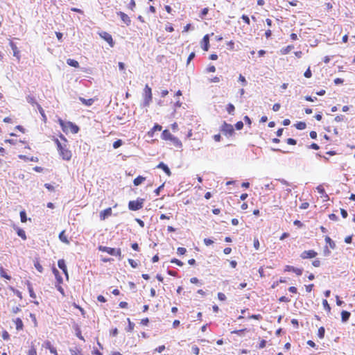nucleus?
Instances as JSON below:
<instances>
[{
	"mask_svg": "<svg viewBox=\"0 0 355 355\" xmlns=\"http://www.w3.org/2000/svg\"><path fill=\"white\" fill-rule=\"evenodd\" d=\"M191 351L195 355H198L200 353V349L197 345L192 346Z\"/></svg>",
	"mask_w": 355,
	"mask_h": 355,
	"instance_id": "47",
	"label": "nucleus"
},
{
	"mask_svg": "<svg viewBox=\"0 0 355 355\" xmlns=\"http://www.w3.org/2000/svg\"><path fill=\"white\" fill-rule=\"evenodd\" d=\"M318 255L317 252L313 250H305L302 252L300 254V257L302 259H312L315 258Z\"/></svg>",
	"mask_w": 355,
	"mask_h": 355,
	"instance_id": "8",
	"label": "nucleus"
},
{
	"mask_svg": "<svg viewBox=\"0 0 355 355\" xmlns=\"http://www.w3.org/2000/svg\"><path fill=\"white\" fill-rule=\"evenodd\" d=\"M187 252V250L185 248L183 247H179L177 249V253L179 255H184Z\"/></svg>",
	"mask_w": 355,
	"mask_h": 355,
	"instance_id": "43",
	"label": "nucleus"
},
{
	"mask_svg": "<svg viewBox=\"0 0 355 355\" xmlns=\"http://www.w3.org/2000/svg\"><path fill=\"white\" fill-rule=\"evenodd\" d=\"M123 144V141L121 139H117L116 141H115L113 144V148H118L119 147H120Z\"/></svg>",
	"mask_w": 355,
	"mask_h": 355,
	"instance_id": "45",
	"label": "nucleus"
},
{
	"mask_svg": "<svg viewBox=\"0 0 355 355\" xmlns=\"http://www.w3.org/2000/svg\"><path fill=\"white\" fill-rule=\"evenodd\" d=\"M146 180V178L139 175L133 180V184L135 186H139L142 182H144Z\"/></svg>",
	"mask_w": 355,
	"mask_h": 355,
	"instance_id": "25",
	"label": "nucleus"
},
{
	"mask_svg": "<svg viewBox=\"0 0 355 355\" xmlns=\"http://www.w3.org/2000/svg\"><path fill=\"white\" fill-rule=\"evenodd\" d=\"M171 263H175V264L178 265V266H182L184 264L182 261H181L180 260L176 259V258L171 259Z\"/></svg>",
	"mask_w": 355,
	"mask_h": 355,
	"instance_id": "41",
	"label": "nucleus"
},
{
	"mask_svg": "<svg viewBox=\"0 0 355 355\" xmlns=\"http://www.w3.org/2000/svg\"><path fill=\"white\" fill-rule=\"evenodd\" d=\"M157 168L162 169L168 176H171V172L169 168L164 162H160Z\"/></svg>",
	"mask_w": 355,
	"mask_h": 355,
	"instance_id": "17",
	"label": "nucleus"
},
{
	"mask_svg": "<svg viewBox=\"0 0 355 355\" xmlns=\"http://www.w3.org/2000/svg\"><path fill=\"white\" fill-rule=\"evenodd\" d=\"M149 322V319L148 318H143L141 319L140 323L142 324V325H144V326H146L148 325Z\"/></svg>",
	"mask_w": 355,
	"mask_h": 355,
	"instance_id": "61",
	"label": "nucleus"
},
{
	"mask_svg": "<svg viewBox=\"0 0 355 355\" xmlns=\"http://www.w3.org/2000/svg\"><path fill=\"white\" fill-rule=\"evenodd\" d=\"M253 245H254V248L256 249V250H258L259 248V239L257 238H255L254 239V242H253Z\"/></svg>",
	"mask_w": 355,
	"mask_h": 355,
	"instance_id": "57",
	"label": "nucleus"
},
{
	"mask_svg": "<svg viewBox=\"0 0 355 355\" xmlns=\"http://www.w3.org/2000/svg\"><path fill=\"white\" fill-rule=\"evenodd\" d=\"M112 208L108 207L100 212L99 216L101 220H104L106 218L112 215Z\"/></svg>",
	"mask_w": 355,
	"mask_h": 355,
	"instance_id": "13",
	"label": "nucleus"
},
{
	"mask_svg": "<svg viewBox=\"0 0 355 355\" xmlns=\"http://www.w3.org/2000/svg\"><path fill=\"white\" fill-rule=\"evenodd\" d=\"M235 127L237 130H241L243 128V123L240 121L235 124Z\"/></svg>",
	"mask_w": 355,
	"mask_h": 355,
	"instance_id": "58",
	"label": "nucleus"
},
{
	"mask_svg": "<svg viewBox=\"0 0 355 355\" xmlns=\"http://www.w3.org/2000/svg\"><path fill=\"white\" fill-rule=\"evenodd\" d=\"M67 63L69 65V66H71V67H73L75 68H78L79 67V63L78 61L73 60V59H67Z\"/></svg>",
	"mask_w": 355,
	"mask_h": 355,
	"instance_id": "29",
	"label": "nucleus"
},
{
	"mask_svg": "<svg viewBox=\"0 0 355 355\" xmlns=\"http://www.w3.org/2000/svg\"><path fill=\"white\" fill-rule=\"evenodd\" d=\"M10 46L13 51V55L17 58L18 60H20V51H19L17 45L12 42L10 41Z\"/></svg>",
	"mask_w": 355,
	"mask_h": 355,
	"instance_id": "15",
	"label": "nucleus"
},
{
	"mask_svg": "<svg viewBox=\"0 0 355 355\" xmlns=\"http://www.w3.org/2000/svg\"><path fill=\"white\" fill-rule=\"evenodd\" d=\"M2 338L3 340H8L10 339V334L6 330L2 331Z\"/></svg>",
	"mask_w": 355,
	"mask_h": 355,
	"instance_id": "48",
	"label": "nucleus"
},
{
	"mask_svg": "<svg viewBox=\"0 0 355 355\" xmlns=\"http://www.w3.org/2000/svg\"><path fill=\"white\" fill-rule=\"evenodd\" d=\"M325 329L323 327H320L318 331V336L322 339L324 337Z\"/></svg>",
	"mask_w": 355,
	"mask_h": 355,
	"instance_id": "37",
	"label": "nucleus"
},
{
	"mask_svg": "<svg viewBox=\"0 0 355 355\" xmlns=\"http://www.w3.org/2000/svg\"><path fill=\"white\" fill-rule=\"evenodd\" d=\"M100 37L106 41L111 47H113L114 45V42L113 40L112 36L107 32L102 31L98 33Z\"/></svg>",
	"mask_w": 355,
	"mask_h": 355,
	"instance_id": "7",
	"label": "nucleus"
},
{
	"mask_svg": "<svg viewBox=\"0 0 355 355\" xmlns=\"http://www.w3.org/2000/svg\"><path fill=\"white\" fill-rule=\"evenodd\" d=\"M145 199L138 198L135 200H130L128 202V209L131 211H137L144 207Z\"/></svg>",
	"mask_w": 355,
	"mask_h": 355,
	"instance_id": "4",
	"label": "nucleus"
},
{
	"mask_svg": "<svg viewBox=\"0 0 355 355\" xmlns=\"http://www.w3.org/2000/svg\"><path fill=\"white\" fill-rule=\"evenodd\" d=\"M172 141L173 144L175 146V147H178V148H181L182 146V144L181 142V141L175 137H173V138L170 140Z\"/></svg>",
	"mask_w": 355,
	"mask_h": 355,
	"instance_id": "28",
	"label": "nucleus"
},
{
	"mask_svg": "<svg viewBox=\"0 0 355 355\" xmlns=\"http://www.w3.org/2000/svg\"><path fill=\"white\" fill-rule=\"evenodd\" d=\"M294 48L293 45H288L285 48L281 49V53L283 55L288 54Z\"/></svg>",
	"mask_w": 355,
	"mask_h": 355,
	"instance_id": "32",
	"label": "nucleus"
},
{
	"mask_svg": "<svg viewBox=\"0 0 355 355\" xmlns=\"http://www.w3.org/2000/svg\"><path fill=\"white\" fill-rule=\"evenodd\" d=\"M52 271H53V275H55L56 282H57L58 284L59 285L58 290L60 292H62L63 289L60 286V284H62V282H63L62 278L61 275H60L59 271L55 267H53Z\"/></svg>",
	"mask_w": 355,
	"mask_h": 355,
	"instance_id": "9",
	"label": "nucleus"
},
{
	"mask_svg": "<svg viewBox=\"0 0 355 355\" xmlns=\"http://www.w3.org/2000/svg\"><path fill=\"white\" fill-rule=\"evenodd\" d=\"M58 266L62 270L67 279H68L69 275H68V271H67V265L65 263V261L64 259H59L58 261Z\"/></svg>",
	"mask_w": 355,
	"mask_h": 355,
	"instance_id": "10",
	"label": "nucleus"
},
{
	"mask_svg": "<svg viewBox=\"0 0 355 355\" xmlns=\"http://www.w3.org/2000/svg\"><path fill=\"white\" fill-rule=\"evenodd\" d=\"M227 112L230 114H234V110H235V107L234 106L233 104L232 103H229L227 104Z\"/></svg>",
	"mask_w": 355,
	"mask_h": 355,
	"instance_id": "39",
	"label": "nucleus"
},
{
	"mask_svg": "<svg viewBox=\"0 0 355 355\" xmlns=\"http://www.w3.org/2000/svg\"><path fill=\"white\" fill-rule=\"evenodd\" d=\"M27 355H37V351H36V348L35 347L34 345H32L28 352V354Z\"/></svg>",
	"mask_w": 355,
	"mask_h": 355,
	"instance_id": "42",
	"label": "nucleus"
},
{
	"mask_svg": "<svg viewBox=\"0 0 355 355\" xmlns=\"http://www.w3.org/2000/svg\"><path fill=\"white\" fill-rule=\"evenodd\" d=\"M135 6H136L135 1V0H130V1L129 3V5H128V8L131 10H133L135 9Z\"/></svg>",
	"mask_w": 355,
	"mask_h": 355,
	"instance_id": "54",
	"label": "nucleus"
},
{
	"mask_svg": "<svg viewBox=\"0 0 355 355\" xmlns=\"http://www.w3.org/2000/svg\"><path fill=\"white\" fill-rule=\"evenodd\" d=\"M202 49L205 51H207L209 48V35H205L201 41Z\"/></svg>",
	"mask_w": 355,
	"mask_h": 355,
	"instance_id": "12",
	"label": "nucleus"
},
{
	"mask_svg": "<svg viewBox=\"0 0 355 355\" xmlns=\"http://www.w3.org/2000/svg\"><path fill=\"white\" fill-rule=\"evenodd\" d=\"M20 219L21 223H26L27 221L26 213L24 210L20 211Z\"/></svg>",
	"mask_w": 355,
	"mask_h": 355,
	"instance_id": "40",
	"label": "nucleus"
},
{
	"mask_svg": "<svg viewBox=\"0 0 355 355\" xmlns=\"http://www.w3.org/2000/svg\"><path fill=\"white\" fill-rule=\"evenodd\" d=\"M266 341L265 340H261L259 343V348L263 349L266 347Z\"/></svg>",
	"mask_w": 355,
	"mask_h": 355,
	"instance_id": "62",
	"label": "nucleus"
},
{
	"mask_svg": "<svg viewBox=\"0 0 355 355\" xmlns=\"http://www.w3.org/2000/svg\"><path fill=\"white\" fill-rule=\"evenodd\" d=\"M128 263H130V265L133 268H137V267L138 266L137 263L135 260H133V259H128Z\"/></svg>",
	"mask_w": 355,
	"mask_h": 355,
	"instance_id": "52",
	"label": "nucleus"
},
{
	"mask_svg": "<svg viewBox=\"0 0 355 355\" xmlns=\"http://www.w3.org/2000/svg\"><path fill=\"white\" fill-rule=\"evenodd\" d=\"M280 107H281V105H280L279 103H275L272 106V110L274 112H277V111H278L279 110Z\"/></svg>",
	"mask_w": 355,
	"mask_h": 355,
	"instance_id": "64",
	"label": "nucleus"
},
{
	"mask_svg": "<svg viewBox=\"0 0 355 355\" xmlns=\"http://www.w3.org/2000/svg\"><path fill=\"white\" fill-rule=\"evenodd\" d=\"M128 331H132L135 327V324L132 322L130 320V318H128Z\"/></svg>",
	"mask_w": 355,
	"mask_h": 355,
	"instance_id": "46",
	"label": "nucleus"
},
{
	"mask_svg": "<svg viewBox=\"0 0 355 355\" xmlns=\"http://www.w3.org/2000/svg\"><path fill=\"white\" fill-rule=\"evenodd\" d=\"M27 286H28V292H29L30 297L33 298V299H35L36 298V294L35 293V292L33 291V288L31 284L29 282H27Z\"/></svg>",
	"mask_w": 355,
	"mask_h": 355,
	"instance_id": "27",
	"label": "nucleus"
},
{
	"mask_svg": "<svg viewBox=\"0 0 355 355\" xmlns=\"http://www.w3.org/2000/svg\"><path fill=\"white\" fill-rule=\"evenodd\" d=\"M79 100L83 104H84L87 106L92 105L94 102V100L93 98L85 99L83 97H80Z\"/></svg>",
	"mask_w": 355,
	"mask_h": 355,
	"instance_id": "22",
	"label": "nucleus"
},
{
	"mask_svg": "<svg viewBox=\"0 0 355 355\" xmlns=\"http://www.w3.org/2000/svg\"><path fill=\"white\" fill-rule=\"evenodd\" d=\"M295 127L297 129V130H304L306 128V124L305 122L304 121H299L297 123H296L295 124Z\"/></svg>",
	"mask_w": 355,
	"mask_h": 355,
	"instance_id": "31",
	"label": "nucleus"
},
{
	"mask_svg": "<svg viewBox=\"0 0 355 355\" xmlns=\"http://www.w3.org/2000/svg\"><path fill=\"white\" fill-rule=\"evenodd\" d=\"M285 272H293L297 275H301L302 274V269L295 268L292 266L287 265L284 267Z\"/></svg>",
	"mask_w": 355,
	"mask_h": 355,
	"instance_id": "11",
	"label": "nucleus"
},
{
	"mask_svg": "<svg viewBox=\"0 0 355 355\" xmlns=\"http://www.w3.org/2000/svg\"><path fill=\"white\" fill-rule=\"evenodd\" d=\"M309 207V202H303L300 205V209H307L308 207Z\"/></svg>",
	"mask_w": 355,
	"mask_h": 355,
	"instance_id": "60",
	"label": "nucleus"
},
{
	"mask_svg": "<svg viewBox=\"0 0 355 355\" xmlns=\"http://www.w3.org/2000/svg\"><path fill=\"white\" fill-rule=\"evenodd\" d=\"M350 315H351V313L349 311H343L341 312V320H342V322H347L349 320V318L350 317Z\"/></svg>",
	"mask_w": 355,
	"mask_h": 355,
	"instance_id": "24",
	"label": "nucleus"
},
{
	"mask_svg": "<svg viewBox=\"0 0 355 355\" xmlns=\"http://www.w3.org/2000/svg\"><path fill=\"white\" fill-rule=\"evenodd\" d=\"M45 347L46 349H48L51 354H53L54 355H58L56 349L52 346V345L51 344V343L49 341L45 342Z\"/></svg>",
	"mask_w": 355,
	"mask_h": 355,
	"instance_id": "19",
	"label": "nucleus"
},
{
	"mask_svg": "<svg viewBox=\"0 0 355 355\" xmlns=\"http://www.w3.org/2000/svg\"><path fill=\"white\" fill-rule=\"evenodd\" d=\"M17 234L23 240H26V232H25V231L24 230H22L21 228H18L17 230Z\"/></svg>",
	"mask_w": 355,
	"mask_h": 355,
	"instance_id": "33",
	"label": "nucleus"
},
{
	"mask_svg": "<svg viewBox=\"0 0 355 355\" xmlns=\"http://www.w3.org/2000/svg\"><path fill=\"white\" fill-rule=\"evenodd\" d=\"M221 132L226 136H232L234 133L233 125L226 123L225 121L221 125Z\"/></svg>",
	"mask_w": 355,
	"mask_h": 355,
	"instance_id": "6",
	"label": "nucleus"
},
{
	"mask_svg": "<svg viewBox=\"0 0 355 355\" xmlns=\"http://www.w3.org/2000/svg\"><path fill=\"white\" fill-rule=\"evenodd\" d=\"M286 143L289 145H295L297 144V141L293 138H288L286 139Z\"/></svg>",
	"mask_w": 355,
	"mask_h": 355,
	"instance_id": "55",
	"label": "nucleus"
},
{
	"mask_svg": "<svg viewBox=\"0 0 355 355\" xmlns=\"http://www.w3.org/2000/svg\"><path fill=\"white\" fill-rule=\"evenodd\" d=\"M173 135L168 130H164L162 133V138L164 140H171L173 138Z\"/></svg>",
	"mask_w": 355,
	"mask_h": 355,
	"instance_id": "21",
	"label": "nucleus"
},
{
	"mask_svg": "<svg viewBox=\"0 0 355 355\" xmlns=\"http://www.w3.org/2000/svg\"><path fill=\"white\" fill-rule=\"evenodd\" d=\"M60 140L58 138H54L53 141L55 142L57 150L59 153L60 156L62 159L69 161L72 157V153L69 150L68 141L64 135H60Z\"/></svg>",
	"mask_w": 355,
	"mask_h": 355,
	"instance_id": "1",
	"label": "nucleus"
},
{
	"mask_svg": "<svg viewBox=\"0 0 355 355\" xmlns=\"http://www.w3.org/2000/svg\"><path fill=\"white\" fill-rule=\"evenodd\" d=\"M33 262H34V266L35 267L36 270L39 272H40V273L43 272L44 269H43V267H42V266L41 265V263L40 262L39 259L38 258H35L34 259Z\"/></svg>",
	"mask_w": 355,
	"mask_h": 355,
	"instance_id": "20",
	"label": "nucleus"
},
{
	"mask_svg": "<svg viewBox=\"0 0 355 355\" xmlns=\"http://www.w3.org/2000/svg\"><path fill=\"white\" fill-rule=\"evenodd\" d=\"M239 80L242 83L243 86H245L247 85V81L245 80V78L242 76L241 74L239 76Z\"/></svg>",
	"mask_w": 355,
	"mask_h": 355,
	"instance_id": "49",
	"label": "nucleus"
},
{
	"mask_svg": "<svg viewBox=\"0 0 355 355\" xmlns=\"http://www.w3.org/2000/svg\"><path fill=\"white\" fill-rule=\"evenodd\" d=\"M241 18L244 21L245 23H246L248 25L250 24V18L247 15H243Z\"/></svg>",
	"mask_w": 355,
	"mask_h": 355,
	"instance_id": "59",
	"label": "nucleus"
},
{
	"mask_svg": "<svg viewBox=\"0 0 355 355\" xmlns=\"http://www.w3.org/2000/svg\"><path fill=\"white\" fill-rule=\"evenodd\" d=\"M117 15L120 17L121 19L127 25L129 26L131 24L130 18L124 13L123 12L119 11L117 12Z\"/></svg>",
	"mask_w": 355,
	"mask_h": 355,
	"instance_id": "14",
	"label": "nucleus"
},
{
	"mask_svg": "<svg viewBox=\"0 0 355 355\" xmlns=\"http://www.w3.org/2000/svg\"><path fill=\"white\" fill-rule=\"evenodd\" d=\"M250 319H254V320H261L262 315L260 314H256V315H251L249 316Z\"/></svg>",
	"mask_w": 355,
	"mask_h": 355,
	"instance_id": "53",
	"label": "nucleus"
},
{
	"mask_svg": "<svg viewBox=\"0 0 355 355\" xmlns=\"http://www.w3.org/2000/svg\"><path fill=\"white\" fill-rule=\"evenodd\" d=\"M143 98H144V105L148 106L153 99L152 89L148 86V85H146V86L144 89Z\"/></svg>",
	"mask_w": 355,
	"mask_h": 355,
	"instance_id": "5",
	"label": "nucleus"
},
{
	"mask_svg": "<svg viewBox=\"0 0 355 355\" xmlns=\"http://www.w3.org/2000/svg\"><path fill=\"white\" fill-rule=\"evenodd\" d=\"M75 330H76V336H77L79 339H80V340H83V341H84V340H85V339H84V337H83V335H82L81 330H80V329L79 328V327H78V326H76V327Z\"/></svg>",
	"mask_w": 355,
	"mask_h": 355,
	"instance_id": "36",
	"label": "nucleus"
},
{
	"mask_svg": "<svg viewBox=\"0 0 355 355\" xmlns=\"http://www.w3.org/2000/svg\"><path fill=\"white\" fill-rule=\"evenodd\" d=\"M13 322L16 325V329L17 331H21L24 329V323L21 318H17L15 320H13Z\"/></svg>",
	"mask_w": 355,
	"mask_h": 355,
	"instance_id": "16",
	"label": "nucleus"
},
{
	"mask_svg": "<svg viewBox=\"0 0 355 355\" xmlns=\"http://www.w3.org/2000/svg\"><path fill=\"white\" fill-rule=\"evenodd\" d=\"M162 127L160 125L155 124L153 128L148 132V135L150 137H153V134L155 131H160L162 130Z\"/></svg>",
	"mask_w": 355,
	"mask_h": 355,
	"instance_id": "23",
	"label": "nucleus"
},
{
	"mask_svg": "<svg viewBox=\"0 0 355 355\" xmlns=\"http://www.w3.org/2000/svg\"><path fill=\"white\" fill-rule=\"evenodd\" d=\"M203 242L207 246L211 245L214 243V241L208 238L204 239Z\"/></svg>",
	"mask_w": 355,
	"mask_h": 355,
	"instance_id": "51",
	"label": "nucleus"
},
{
	"mask_svg": "<svg viewBox=\"0 0 355 355\" xmlns=\"http://www.w3.org/2000/svg\"><path fill=\"white\" fill-rule=\"evenodd\" d=\"M10 290H11V291H13V293H15V295H17V296L20 300H21V299H22V294H21V293L19 291H18V290H17V289H15V288H12V287H10Z\"/></svg>",
	"mask_w": 355,
	"mask_h": 355,
	"instance_id": "44",
	"label": "nucleus"
},
{
	"mask_svg": "<svg viewBox=\"0 0 355 355\" xmlns=\"http://www.w3.org/2000/svg\"><path fill=\"white\" fill-rule=\"evenodd\" d=\"M325 242L329 245V247L331 249H334L336 248L335 243L331 240V239L329 236H327L325 237Z\"/></svg>",
	"mask_w": 355,
	"mask_h": 355,
	"instance_id": "34",
	"label": "nucleus"
},
{
	"mask_svg": "<svg viewBox=\"0 0 355 355\" xmlns=\"http://www.w3.org/2000/svg\"><path fill=\"white\" fill-rule=\"evenodd\" d=\"M59 123L64 132H71V133L76 134L79 130V128L72 122H64L62 119H60Z\"/></svg>",
	"mask_w": 355,
	"mask_h": 355,
	"instance_id": "3",
	"label": "nucleus"
},
{
	"mask_svg": "<svg viewBox=\"0 0 355 355\" xmlns=\"http://www.w3.org/2000/svg\"><path fill=\"white\" fill-rule=\"evenodd\" d=\"M304 77L307 78H309L311 77L312 76V73H311V71L310 69V67H309L304 72Z\"/></svg>",
	"mask_w": 355,
	"mask_h": 355,
	"instance_id": "50",
	"label": "nucleus"
},
{
	"mask_svg": "<svg viewBox=\"0 0 355 355\" xmlns=\"http://www.w3.org/2000/svg\"><path fill=\"white\" fill-rule=\"evenodd\" d=\"M59 239L64 243L65 244H69V241L67 236V235L65 234V231L64 230H62L60 234H59Z\"/></svg>",
	"mask_w": 355,
	"mask_h": 355,
	"instance_id": "18",
	"label": "nucleus"
},
{
	"mask_svg": "<svg viewBox=\"0 0 355 355\" xmlns=\"http://www.w3.org/2000/svg\"><path fill=\"white\" fill-rule=\"evenodd\" d=\"M218 298L220 301H225L226 300V296L223 293H218Z\"/></svg>",
	"mask_w": 355,
	"mask_h": 355,
	"instance_id": "56",
	"label": "nucleus"
},
{
	"mask_svg": "<svg viewBox=\"0 0 355 355\" xmlns=\"http://www.w3.org/2000/svg\"><path fill=\"white\" fill-rule=\"evenodd\" d=\"M26 101L28 103L31 104L32 105H36L37 106V104H39L34 96H31V95H28L26 96Z\"/></svg>",
	"mask_w": 355,
	"mask_h": 355,
	"instance_id": "30",
	"label": "nucleus"
},
{
	"mask_svg": "<svg viewBox=\"0 0 355 355\" xmlns=\"http://www.w3.org/2000/svg\"><path fill=\"white\" fill-rule=\"evenodd\" d=\"M0 276L7 280L11 279V277L7 274L6 270L2 266H0Z\"/></svg>",
	"mask_w": 355,
	"mask_h": 355,
	"instance_id": "26",
	"label": "nucleus"
},
{
	"mask_svg": "<svg viewBox=\"0 0 355 355\" xmlns=\"http://www.w3.org/2000/svg\"><path fill=\"white\" fill-rule=\"evenodd\" d=\"M322 305H323L324 309L327 311V313H330L331 312V306L329 304V303H328L327 300H322Z\"/></svg>",
	"mask_w": 355,
	"mask_h": 355,
	"instance_id": "38",
	"label": "nucleus"
},
{
	"mask_svg": "<svg viewBox=\"0 0 355 355\" xmlns=\"http://www.w3.org/2000/svg\"><path fill=\"white\" fill-rule=\"evenodd\" d=\"M99 251L107 252L108 254L117 257L119 259H122V252L121 248H110L107 246L99 245L98 247Z\"/></svg>",
	"mask_w": 355,
	"mask_h": 355,
	"instance_id": "2",
	"label": "nucleus"
},
{
	"mask_svg": "<svg viewBox=\"0 0 355 355\" xmlns=\"http://www.w3.org/2000/svg\"><path fill=\"white\" fill-rule=\"evenodd\" d=\"M340 214L344 218H346L348 216L347 211L344 209H340Z\"/></svg>",
	"mask_w": 355,
	"mask_h": 355,
	"instance_id": "63",
	"label": "nucleus"
},
{
	"mask_svg": "<svg viewBox=\"0 0 355 355\" xmlns=\"http://www.w3.org/2000/svg\"><path fill=\"white\" fill-rule=\"evenodd\" d=\"M37 108L38 109L40 114L42 115L43 121H46V114L44 113V110H43L42 106L40 104H37Z\"/></svg>",
	"mask_w": 355,
	"mask_h": 355,
	"instance_id": "35",
	"label": "nucleus"
}]
</instances>
